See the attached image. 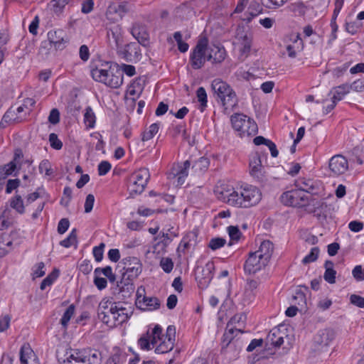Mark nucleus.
<instances>
[{"label":"nucleus","instance_id":"1","mask_svg":"<svg viewBox=\"0 0 364 364\" xmlns=\"http://www.w3.org/2000/svg\"><path fill=\"white\" fill-rule=\"evenodd\" d=\"M176 328L169 326L166 329V335L162 333V328L159 325H156L151 333L147 331L138 340V344L142 350H150L151 345L154 346L158 342L159 344L156 347V353H166L171 351L175 343Z\"/></svg>","mask_w":364,"mask_h":364},{"label":"nucleus","instance_id":"2","mask_svg":"<svg viewBox=\"0 0 364 364\" xmlns=\"http://www.w3.org/2000/svg\"><path fill=\"white\" fill-rule=\"evenodd\" d=\"M122 71L114 73L111 70L95 67L91 70L92 78L97 82L104 83L112 88H118L123 82V73L129 77L135 75V67L132 65L122 64Z\"/></svg>","mask_w":364,"mask_h":364},{"label":"nucleus","instance_id":"3","mask_svg":"<svg viewBox=\"0 0 364 364\" xmlns=\"http://www.w3.org/2000/svg\"><path fill=\"white\" fill-rule=\"evenodd\" d=\"M58 360L61 364H100L102 353L96 349H69L63 356L59 353Z\"/></svg>","mask_w":364,"mask_h":364},{"label":"nucleus","instance_id":"4","mask_svg":"<svg viewBox=\"0 0 364 364\" xmlns=\"http://www.w3.org/2000/svg\"><path fill=\"white\" fill-rule=\"evenodd\" d=\"M261 198L262 193L257 187L246 186L230 193L228 203L237 208H248L257 205Z\"/></svg>","mask_w":364,"mask_h":364},{"label":"nucleus","instance_id":"5","mask_svg":"<svg viewBox=\"0 0 364 364\" xmlns=\"http://www.w3.org/2000/svg\"><path fill=\"white\" fill-rule=\"evenodd\" d=\"M214 97L225 109H232L237 105V97L233 89L220 79H215L211 83Z\"/></svg>","mask_w":364,"mask_h":364},{"label":"nucleus","instance_id":"6","mask_svg":"<svg viewBox=\"0 0 364 364\" xmlns=\"http://www.w3.org/2000/svg\"><path fill=\"white\" fill-rule=\"evenodd\" d=\"M233 128L240 132V135H255L257 133V125L255 122L242 114H236L231 117Z\"/></svg>","mask_w":364,"mask_h":364},{"label":"nucleus","instance_id":"7","mask_svg":"<svg viewBox=\"0 0 364 364\" xmlns=\"http://www.w3.org/2000/svg\"><path fill=\"white\" fill-rule=\"evenodd\" d=\"M208 40L206 37L200 38L197 42L190 55V64L195 70L201 68L207 60V46Z\"/></svg>","mask_w":364,"mask_h":364},{"label":"nucleus","instance_id":"8","mask_svg":"<svg viewBox=\"0 0 364 364\" xmlns=\"http://www.w3.org/2000/svg\"><path fill=\"white\" fill-rule=\"evenodd\" d=\"M150 174L147 168H143L134 172L129 177V189L130 194L141 193L149 180Z\"/></svg>","mask_w":364,"mask_h":364},{"label":"nucleus","instance_id":"9","mask_svg":"<svg viewBox=\"0 0 364 364\" xmlns=\"http://www.w3.org/2000/svg\"><path fill=\"white\" fill-rule=\"evenodd\" d=\"M280 201L285 205L303 206L308 202V198L299 189L286 191L280 196Z\"/></svg>","mask_w":364,"mask_h":364},{"label":"nucleus","instance_id":"10","mask_svg":"<svg viewBox=\"0 0 364 364\" xmlns=\"http://www.w3.org/2000/svg\"><path fill=\"white\" fill-rule=\"evenodd\" d=\"M258 256L255 252L250 253L249 257L244 265L245 273L249 274H255L268 264V262L263 259H260Z\"/></svg>","mask_w":364,"mask_h":364},{"label":"nucleus","instance_id":"11","mask_svg":"<svg viewBox=\"0 0 364 364\" xmlns=\"http://www.w3.org/2000/svg\"><path fill=\"white\" fill-rule=\"evenodd\" d=\"M295 186L301 192H306L311 195H318L322 191L320 182L311 178H299L295 181Z\"/></svg>","mask_w":364,"mask_h":364},{"label":"nucleus","instance_id":"12","mask_svg":"<svg viewBox=\"0 0 364 364\" xmlns=\"http://www.w3.org/2000/svg\"><path fill=\"white\" fill-rule=\"evenodd\" d=\"M107 37L112 48L119 49L124 42L122 28L119 24H114L107 28Z\"/></svg>","mask_w":364,"mask_h":364},{"label":"nucleus","instance_id":"13","mask_svg":"<svg viewBox=\"0 0 364 364\" xmlns=\"http://www.w3.org/2000/svg\"><path fill=\"white\" fill-rule=\"evenodd\" d=\"M124 273L128 274V277L136 278L142 270V264L140 260L135 257H128L124 258L122 262Z\"/></svg>","mask_w":364,"mask_h":364},{"label":"nucleus","instance_id":"14","mask_svg":"<svg viewBox=\"0 0 364 364\" xmlns=\"http://www.w3.org/2000/svg\"><path fill=\"white\" fill-rule=\"evenodd\" d=\"M329 169L335 176H340L348 169V161L343 155L337 154L331 158Z\"/></svg>","mask_w":364,"mask_h":364},{"label":"nucleus","instance_id":"15","mask_svg":"<svg viewBox=\"0 0 364 364\" xmlns=\"http://www.w3.org/2000/svg\"><path fill=\"white\" fill-rule=\"evenodd\" d=\"M207 60L213 63H220L226 58L227 53L225 48L219 45L207 46Z\"/></svg>","mask_w":364,"mask_h":364},{"label":"nucleus","instance_id":"16","mask_svg":"<svg viewBox=\"0 0 364 364\" xmlns=\"http://www.w3.org/2000/svg\"><path fill=\"white\" fill-rule=\"evenodd\" d=\"M132 35L136 38L139 43L143 46H147L149 43V33L144 24L135 23L131 28Z\"/></svg>","mask_w":364,"mask_h":364},{"label":"nucleus","instance_id":"17","mask_svg":"<svg viewBox=\"0 0 364 364\" xmlns=\"http://www.w3.org/2000/svg\"><path fill=\"white\" fill-rule=\"evenodd\" d=\"M250 173L259 181H262L264 177V167L259 155L253 154L250 159Z\"/></svg>","mask_w":364,"mask_h":364},{"label":"nucleus","instance_id":"18","mask_svg":"<svg viewBox=\"0 0 364 364\" xmlns=\"http://www.w3.org/2000/svg\"><path fill=\"white\" fill-rule=\"evenodd\" d=\"M48 38L50 44H53L57 50H63L68 42L67 36L63 30L49 31Z\"/></svg>","mask_w":364,"mask_h":364},{"label":"nucleus","instance_id":"19","mask_svg":"<svg viewBox=\"0 0 364 364\" xmlns=\"http://www.w3.org/2000/svg\"><path fill=\"white\" fill-rule=\"evenodd\" d=\"M136 306L143 311H154L159 309L161 303L159 299L155 296H139V299H136Z\"/></svg>","mask_w":364,"mask_h":364},{"label":"nucleus","instance_id":"20","mask_svg":"<svg viewBox=\"0 0 364 364\" xmlns=\"http://www.w3.org/2000/svg\"><path fill=\"white\" fill-rule=\"evenodd\" d=\"M312 205L314 206V213L318 219L321 218L326 219L334 210L332 205L327 204L323 200L316 201L312 203Z\"/></svg>","mask_w":364,"mask_h":364},{"label":"nucleus","instance_id":"21","mask_svg":"<svg viewBox=\"0 0 364 364\" xmlns=\"http://www.w3.org/2000/svg\"><path fill=\"white\" fill-rule=\"evenodd\" d=\"M21 364H39L38 359L28 344L22 346L20 350Z\"/></svg>","mask_w":364,"mask_h":364},{"label":"nucleus","instance_id":"22","mask_svg":"<svg viewBox=\"0 0 364 364\" xmlns=\"http://www.w3.org/2000/svg\"><path fill=\"white\" fill-rule=\"evenodd\" d=\"M335 338V332L331 328L320 330L314 338L315 342L320 346H328Z\"/></svg>","mask_w":364,"mask_h":364},{"label":"nucleus","instance_id":"23","mask_svg":"<svg viewBox=\"0 0 364 364\" xmlns=\"http://www.w3.org/2000/svg\"><path fill=\"white\" fill-rule=\"evenodd\" d=\"M274 246L271 241L264 240L262 242L259 250L255 252L259 255L258 257H259L260 259H263L269 263L274 252Z\"/></svg>","mask_w":364,"mask_h":364},{"label":"nucleus","instance_id":"24","mask_svg":"<svg viewBox=\"0 0 364 364\" xmlns=\"http://www.w3.org/2000/svg\"><path fill=\"white\" fill-rule=\"evenodd\" d=\"M214 265L213 263H208L202 270L203 277L200 278L199 276L196 277V279L200 286L207 287L211 282L213 274Z\"/></svg>","mask_w":364,"mask_h":364},{"label":"nucleus","instance_id":"25","mask_svg":"<svg viewBox=\"0 0 364 364\" xmlns=\"http://www.w3.org/2000/svg\"><path fill=\"white\" fill-rule=\"evenodd\" d=\"M242 333L243 331L235 326H227L223 336L222 348H227L237 333Z\"/></svg>","mask_w":364,"mask_h":364},{"label":"nucleus","instance_id":"26","mask_svg":"<svg viewBox=\"0 0 364 364\" xmlns=\"http://www.w3.org/2000/svg\"><path fill=\"white\" fill-rule=\"evenodd\" d=\"M350 91V87H348V84H343L337 87H334L330 92L332 94L331 100L338 102L341 101L346 95L349 93Z\"/></svg>","mask_w":364,"mask_h":364},{"label":"nucleus","instance_id":"27","mask_svg":"<svg viewBox=\"0 0 364 364\" xmlns=\"http://www.w3.org/2000/svg\"><path fill=\"white\" fill-rule=\"evenodd\" d=\"M237 38L240 41L242 48H240V52L242 54L245 55L246 56L249 54L251 50L252 41V39L250 36L247 33H237Z\"/></svg>","mask_w":364,"mask_h":364},{"label":"nucleus","instance_id":"28","mask_svg":"<svg viewBox=\"0 0 364 364\" xmlns=\"http://www.w3.org/2000/svg\"><path fill=\"white\" fill-rule=\"evenodd\" d=\"M267 341L274 347L279 348L284 343V338L281 336L279 329L274 328L267 336Z\"/></svg>","mask_w":364,"mask_h":364},{"label":"nucleus","instance_id":"29","mask_svg":"<svg viewBox=\"0 0 364 364\" xmlns=\"http://www.w3.org/2000/svg\"><path fill=\"white\" fill-rule=\"evenodd\" d=\"M9 203L11 208L15 210L18 213L23 214L25 213L23 200L20 195L16 194L10 199Z\"/></svg>","mask_w":364,"mask_h":364},{"label":"nucleus","instance_id":"30","mask_svg":"<svg viewBox=\"0 0 364 364\" xmlns=\"http://www.w3.org/2000/svg\"><path fill=\"white\" fill-rule=\"evenodd\" d=\"M68 4V0H52L49 4V7L53 14L60 16Z\"/></svg>","mask_w":364,"mask_h":364},{"label":"nucleus","instance_id":"31","mask_svg":"<svg viewBox=\"0 0 364 364\" xmlns=\"http://www.w3.org/2000/svg\"><path fill=\"white\" fill-rule=\"evenodd\" d=\"M96 122V117L90 107H87L84 113V123L87 128H93Z\"/></svg>","mask_w":364,"mask_h":364},{"label":"nucleus","instance_id":"32","mask_svg":"<svg viewBox=\"0 0 364 364\" xmlns=\"http://www.w3.org/2000/svg\"><path fill=\"white\" fill-rule=\"evenodd\" d=\"M16 168V163L10 161L9 163L0 166V180L5 179L7 176L11 175Z\"/></svg>","mask_w":364,"mask_h":364},{"label":"nucleus","instance_id":"33","mask_svg":"<svg viewBox=\"0 0 364 364\" xmlns=\"http://www.w3.org/2000/svg\"><path fill=\"white\" fill-rule=\"evenodd\" d=\"M353 158L350 161L361 165L364 162V146H358L352 151Z\"/></svg>","mask_w":364,"mask_h":364},{"label":"nucleus","instance_id":"34","mask_svg":"<svg viewBox=\"0 0 364 364\" xmlns=\"http://www.w3.org/2000/svg\"><path fill=\"white\" fill-rule=\"evenodd\" d=\"M122 55L123 58L129 61L132 60V52H134L135 54L137 53V46L135 43H131L127 44L123 50Z\"/></svg>","mask_w":364,"mask_h":364},{"label":"nucleus","instance_id":"35","mask_svg":"<svg viewBox=\"0 0 364 364\" xmlns=\"http://www.w3.org/2000/svg\"><path fill=\"white\" fill-rule=\"evenodd\" d=\"M159 126L158 124L154 123L149 126L148 130H146L142 134L141 139L143 141H148L154 137L158 132Z\"/></svg>","mask_w":364,"mask_h":364},{"label":"nucleus","instance_id":"36","mask_svg":"<svg viewBox=\"0 0 364 364\" xmlns=\"http://www.w3.org/2000/svg\"><path fill=\"white\" fill-rule=\"evenodd\" d=\"M77 240V231L76 229H73L68 237L60 242V245L64 247H70L73 245L76 244Z\"/></svg>","mask_w":364,"mask_h":364},{"label":"nucleus","instance_id":"37","mask_svg":"<svg viewBox=\"0 0 364 364\" xmlns=\"http://www.w3.org/2000/svg\"><path fill=\"white\" fill-rule=\"evenodd\" d=\"M209 164V160L207 158L200 157L198 160L195 161L192 168L195 169L196 171L203 172L208 168Z\"/></svg>","mask_w":364,"mask_h":364},{"label":"nucleus","instance_id":"38","mask_svg":"<svg viewBox=\"0 0 364 364\" xmlns=\"http://www.w3.org/2000/svg\"><path fill=\"white\" fill-rule=\"evenodd\" d=\"M320 250L318 247H314L311 249L309 254H308L306 257L302 259V263L304 264H307L311 262H314L317 260L318 257Z\"/></svg>","mask_w":364,"mask_h":364},{"label":"nucleus","instance_id":"39","mask_svg":"<svg viewBox=\"0 0 364 364\" xmlns=\"http://www.w3.org/2000/svg\"><path fill=\"white\" fill-rule=\"evenodd\" d=\"M75 312V306L73 304L70 305L68 309L64 312L61 319H60V323L62 326L66 328L68 323L69 321L70 320L71 317L74 314Z\"/></svg>","mask_w":364,"mask_h":364},{"label":"nucleus","instance_id":"40","mask_svg":"<svg viewBox=\"0 0 364 364\" xmlns=\"http://www.w3.org/2000/svg\"><path fill=\"white\" fill-rule=\"evenodd\" d=\"M117 287L119 289L120 293L122 294L124 298L129 297L134 291V286L133 283H128L127 284H117Z\"/></svg>","mask_w":364,"mask_h":364},{"label":"nucleus","instance_id":"41","mask_svg":"<svg viewBox=\"0 0 364 364\" xmlns=\"http://www.w3.org/2000/svg\"><path fill=\"white\" fill-rule=\"evenodd\" d=\"M58 277V271L54 270L49 274L41 282L40 288L44 290L46 287L50 286Z\"/></svg>","mask_w":364,"mask_h":364},{"label":"nucleus","instance_id":"42","mask_svg":"<svg viewBox=\"0 0 364 364\" xmlns=\"http://www.w3.org/2000/svg\"><path fill=\"white\" fill-rule=\"evenodd\" d=\"M249 17H247L246 21L247 22H250L254 17L257 16L258 14H259L262 11V8L260 6V5L255 1L252 2L250 7H249Z\"/></svg>","mask_w":364,"mask_h":364},{"label":"nucleus","instance_id":"43","mask_svg":"<svg viewBox=\"0 0 364 364\" xmlns=\"http://www.w3.org/2000/svg\"><path fill=\"white\" fill-rule=\"evenodd\" d=\"M264 6L268 9H277L283 6L287 0H261Z\"/></svg>","mask_w":364,"mask_h":364},{"label":"nucleus","instance_id":"44","mask_svg":"<svg viewBox=\"0 0 364 364\" xmlns=\"http://www.w3.org/2000/svg\"><path fill=\"white\" fill-rule=\"evenodd\" d=\"M38 168L40 173H45V174L48 176L52 175L53 173V169L51 168L50 163L47 159H44L40 163Z\"/></svg>","mask_w":364,"mask_h":364},{"label":"nucleus","instance_id":"45","mask_svg":"<svg viewBox=\"0 0 364 364\" xmlns=\"http://www.w3.org/2000/svg\"><path fill=\"white\" fill-rule=\"evenodd\" d=\"M226 243V240L222 237H215L210 240L208 247L213 250H216L223 247Z\"/></svg>","mask_w":364,"mask_h":364},{"label":"nucleus","instance_id":"46","mask_svg":"<svg viewBox=\"0 0 364 364\" xmlns=\"http://www.w3.org/2000/svg\"><path fill=\"white\" fill-rule=\"evenodd\" d=\"M160 266L166 273H170L173 268V262L169 257H163L160 261Z\"/></svg>","mask_w":364,"mask_h":364},{"label":"nucleus","instance_id":"47","mask_svg":"<svg viewBox=\"0 0 364 364\" xmlns=\"http://www.w3.org/2000/svg\"><path fill=\"white\" fill-rule=\"evenodd\" d=\"M336 271L334 269L326 268L323 274V279L329 284L336 283Z\"/></svg>","mask_w":364,"mask_h":364},{"label":"nucleus","instance_id":"48","mask_svg":"<svg viewBox=\"0 0 364 364\" xmlns=\"http://www.w3.org/2000/svg\"><path fill=\"white\" fill-rule=\"evenodd\" d=\"M49 141L50 144V146L53 149L60 150L63 147L62 141L60 139H58L57 134L55 133H51L49 135Z\"/></svg>","mask_w":364,"mask_h":364},{"label":"nucleus","instance_id":"49","mask_svg":"<svg viewBox=\"0 0 364 364\" xmlns=\"http://www.w3.org/2000/svg\"><path fill=\"white\" fill-rule=\"evenodd\" d=\"M196 235H195L194 232H189L188 233L186 237H184L183 238V240H181L178 247V251H180V250L182 248V251L184 252L186 249H188L190 246V243H189V238L191 237H196Z\"/></svg>","mask_w":364,"mask_h":364},{"label":"nucleus","instance_id":"50","mask_svg":"<svg viewBox=\"0 0 364 364\" xmlns=\"http://www.w3.org/2000/svg\"><path fill=\"white\" fill-rule=\"evenodd\" d=\"M198 100L200 102V105L203 107L207 106V94L205 90L200 87L196 92Z\"/></svg>","mask_w":364,"mask_h":364},{"label":"nucleus","instance_id":"51","mask_svg":"<svg viewBox=\"0 0 364 364\" xmlns=\"http://www.w3.org/2000/svg\"><path fill=\"white\" fill-rule=\"evenodd\" d=\"M105 245L100 243L99 246H96L93 248V255L97 262H100L103 258V252Z\"/></svg>","mask_w":364,"mask_h":364},{"label":"nucleus","instance_id":"52","mask_svg":"<svg viewBox=\"0 0 364 364\" xmlns=\"http://www.w3.org/2000/svg\"><path fill=\"white\" fill-rule=\"evenodd\" d=\"M129 312L127 309L126 311H119L114 314H111L113 318L117 322L118 324H121L125 322L129 318Z\"/></svg>","mask_w":364,"mask_h":364},{"label":"nucleus","instance_id":"53","mask_svg":"<svg viewBox=\"0 0 364 364\" xmlns=\"http://www.w3.org/2000/svg\"><path fill=\"white\" fill-rule=\"evenodd\" d=\"M20 183L21 181L18 178L8 180L6 186V193L8 194L11 193L20 186Z\"/></svg>","mask_w":364,"mask_h":364},{"label":"nucleus","instance_id":"54","mask_svg":"<svg viewBox=\"0 0 364 364\" xmlns=\"http://www.w3.org/2000/svg\"><path fill=\"white\" fill-rule=\"evenodd\" d=\"M111 169V164L107 161H103L98 165V173L100 176L107 174Z\"/></svg>","mask_w":364,"mask_h":364},{"label":"nucleus","instance_id":"55","mask_svg":"<svg viewBox=\"0 0 364 364\" xmlns=\"http://www.w3.org/2000/svg\"><path fill=\"white\" fill-rule=\"evenodd\" d=\"M228 231L231 240H238L240 239L241 232L237 226H229Z\"/></svg>","mask_w":364,"mask_h":364},{"label":"nucleus","instance_id":"56","mask_svg":"<svg viewBox=\"0 0 364 364\" xmlns=\"http://www.w3.org/2000/svg\"><path fill=\"white\" fill-rule=\"evenodd\" d=\"M95 203V197L92 194H88L85 202V212L88 213L92 211Z\"/></svg>","mask_w":364,"mask_h":364},{"label":"nucleus","instance_id":"57","mask_svg":"<svg viewBox=\"0 0 364 364\" xmlns=\"http://www.w3.org/2000/svg\"><path fill=\"white\" fill-rule=\"evenodd\" d=\"M352 274L357 281L364 280V269L360 265L355 266L353 269Z\"/></svg>","mask_w":364,"mask_h":364},{"label":"nucleus","instance_id":"58","mask_svg":"<svg viewBox=\"0 0 364 364\" xmlns=\"http://www.w3.org/2000/svg\"><path fill=\"white\" fill-rule=\"evenodd\" d=\"M72 193H73L72 189L70 187L67 186L64 188L63 196L67 198V200H65V198H62L60 200V203L62 205H64L65 206L68 205V204L72 198Z\"/></svg>","mask_w":364,"mask_h":364},{"label":"nucleus","instance_id":"59","mask_svg":"<svg viewBox=\"0 0 364 364\" xmlns=\"http://www.w3.org/2000/svg\"><path fill=\"white\" fill-rule=\"evenodd\" d=\"M70 225V222L68 218L61 219L58 225V232L59 234L65 233L68 229Z\"/></svg>","mask_w":364,"mask_h":364},{"label":"nucleus","instance_id":"60","mask_svg":"<svg viewBox=\"0 0 364 364\" xmlns=\"http://www.w3.org/2000/svg\"><path fill=\"white\" fill-rule=\"evenodd\" d=\"M351 304L360 307L364 308V298L356 294H352L350 298Z\"/></svg>","mask_w":364,"mask_h":364},{"label":"nucleus","instance_id":"61","mask_svg":"<svg viewBox=\"0 0 364 364\" xmlns=\"http://www.w3.org/2000/svg\"><path fill=\"white\" fill-rule=\"evenodd\" d=\"M48 121L52 124H56L60 121V112L57 109H53L49 114Z\"/></svg>","mask_w":364,"mask_h":364},{"label":"nucleus","instance_id":"62","mask_svg":"<svg viewBox=\"0 0 364 364\" xmlns=\"http://www.w3.org/2000/svg\"><path fill=\"white\" fill-rule=\"evenodd\" d=\"M293 44L292 46H294L295 49L300 52L304 49V45L302 39L300 38V35L297 33L294 38L292 39Z\"/></svg>","mask_w":364,"mask_h":364},{"label":"nucleus","instance_id":"63","mask_svg":"<svg viewBox=\"0 0 364 364\" xmlns=\"http://www.w3.org/2000/svg\"><path fill=\"white\" fill-rule=\"evenodd\" d=\"M11 317L9 315H5L0 317V332L5 331L10 324Z\"/></svg>","mask_w":364,"mask_h":364},{"label":"nucleus","instance_id":"64","mask_svg":"<svg viewBox=\"0 0 364 364\" xmlns=\"http://www.w3.org/2000/svg\"><path fill=\"white\" fill-rule=\"evenodd\" d=\"M348 87H350V90L355 92H363L364 91V81L361 80H355L352 84H348Z\"/></svg>","mask_w":364,"mask_h":364}]
</instances>
